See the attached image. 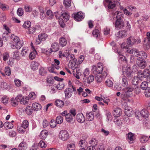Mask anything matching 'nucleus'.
I'll use <instances>...</instances> for the list:
<instances>
[{
    "mask_svg": "<svg viewBox=\"0 0 150 150\" xmlns=\"http://www.w3.org/2000/svg\"><path fill=\"white\" fill-rule=\"evenodd\" d=\"M121 114V110L120 108H116L113 112V115L115 117H119Z\"/></svg>",
    "mask_w": 150,
    "mask_h": 150,
    "instance_id": "nucleus-15",
    "label": "nucleus"
},
{
    "mask_svg": "<svg viewBox=\"0 0 150 150\" xmlns=\"http://www.w3.org/2000/svg\"><path fill=\"white\" fill-rule=\"evenodd\" d=\"M46 14L48 16H49V19H52L53 18L54 16L51 10H48L46 12Z\"/></svg>",
    "mask_w": 150,
    "mask_h": 150,
    "instance_id": "nucleus-42",
    "label": "nucleus"
},
{
    "mask_svg": "<svg viewBox=\"0 0 150 150\" xmlns=\"http://www.w3.org/2000/svg\"><path fill=\"white\" fill-rule=\"evenodd\" d=\"M116 16V20L115 22V27L117 29H121L125 26V24L123 20V14L118 11H116L114 15Z\"/></svg>",
    "mask_w": 150,
    "mask_h": 150,
    "instance_id": "nucleus-1",
    "label": "nucleus"
},
{
    "mask_svg": "<svg viewBox=\"0 0 150 150\" xmlns=\"http://www.w3.org/2000/svg\"><path fill=\"white\" fill-rule=\"evenodd\" d=\"M36 52V51L31 52L29 56V58L31 59H33L35 57Z\"/></svg>",
    "mask_w": 150,
    "mask_h": 150,
    "instance_id": "nucleus-47",
    "label": "nucleus"
},
{
    "mask_svg": "<svg viewBox=\"0 0 150 150\" xmlns=\"http://www.w3.org/2000/svg\"><path fill=\"white\" fill-rule=\"evenodd\" d=\"M98 143V141L95 139H91L89 142V144H91V146H95V147L97 146Z\"/></svg>",
    "mask_w": 150,
    "mask_h": 150,
    "instance_id": "nucleus-32",
    "label": "nucleus"
},
{
    "mask_svg": "<svg viewBox=\"0 0 150 150\" xmlns=\"http://www.w3.org/2000/svg\"><path fill=\"white\" fill-rule=\"evenodd\" d=\"M47 37V35L45 33L40 34L38 35V40L40 41V42L38 43V44H39L41 41L45 40Z\"/></svg>",
    "mask_w": 150,
    "mask_h": 150,
    "instance_id": "nucleus-17",
    "label": "nucleus"
},
{
    "mask_svg": "<svg viewBox=\"0 0 150 150\" xmlns=\"http://www.w3.org/2000/svg\"><path fill=\"white\" fill-rule=\"evenodd\" d=\"M124 111L125 114L128 117L131 116L134 113L132 108L128 106L125 107Z\"/></svg>",
    "mask_w": 150,
    "mask_h": 150,
    "instance_id": "nucleus-10",
    "label": "nucleus"
},
{
    "mask_svg": "<svg viewBox=\"0 0 150 150\" xmlns=\"http://www.w3.org/2000/svg\"><path fill=\"white\" fill-rule=\"evenodd\" d=\"M142 74L144 75V78H146L149 74H150V71L149 69H146L144 70L143 72L142 71Z\"/></svg>",
    "mask_w": 150,
    "mask_h": 150,
    "instance_id": "nucleus-35",
    "label": "nucleus"
},
{
    "mask_svg": "<svg viewBox=\"0 0 150 150\" xmlns=\"http://www.w3.org/2000/svg\"><path fill=\"white\" fill-rule=\"evenodd\" d=\"M64 85L63 82H59V84L56 86L57 89L61 90L64 88Z\"/></svg>",
    "mask_w": 150,
    "mask_h": 150,
    "instance_id": "nucleus-49",
    "label": "nucleus"
},
{
    "mask_svg": "<svg viewBox=\"0 0 150 150\" xmlns=\"http://www.w3.org/2000/svg\"><path fill=\"white\" fill-rule=\"evenodd\" d=\"M28 125L29 122L27 120H24L23 121L21 125V126L25 129L28 127Z\"/></svg>",
    "mask_w": 150,
    "mask_h": 150,
    "instance_id": "nucleus-51",
    "label": "nucleus"
},
{
    "mask_svg": "<svg viewBox=\"0 0 150 150\" xmlns=\"http://www.w3.org/2000/svg\"><path fill=\"white\" fill-rule=\"evenodd\" d=\"M32 107L34 110L37 111L41 109V106L40 104L35 103L33 104Z\"/></svg>",
    "mask_w": 150,
    "mask_h": 150,
    "instance_id": "nucleus-19",
    "label": "nucleus"
},
{
    "mask_svg": "<svg viewBox=\"0 0 150 150\" xmlns=\"http://www.w3.org/2000/svg\"><path fill=\"white\" fill-rule=\"evenodd\" d=\"M55 105L59 107H61L63 106L64 105V102L62 100H57L55 102Z\"/></svg>",
    "mask_w": 150,
    "mask_h": 150,
    "instance_id": "nucleus-28",
    "label": "nucleus"
},
{
    "mask_svg": "<svg viewBox=\"0 0 150 150\" xmlns=\"http://www.w3.org/2000/svg\"><path fill=\"white\" fill-rule=\"evenodd\" d=\"M87 143L85 140H81L79 142V145L82 148L86 147L87 146Z\"/></svg>",
    "mask_w": 150,
    "mask_h": 150,
    "instance_id": "nucleus-21",
    "label": "nucleus"
},
{
    "mask_svg": "<svg viewBox=\"0 0 150 150\" xmlns=\"http://www.w3.org/2000/svg\"><path fill=\"white\" fill-rule=\"evenodd\" d=\"M122 84L123 86H127L128 85L127 78L125 76H123L122 77Z\"/></svg>",
    "mask_w": 150,
    "mask_h": 150,
    "instance_id": "nucleus-31",
    "label": "nucleus"
},
{
    "mask_svg": "<svg viewBox=\"0 0 150 150\" xmlns=\"http://www.w3.org/2000/svg\"><path fill=\"white\" fill-rule=\"evenodd\" d=\"M27 146L25 142H22L19 145V149L20 150H25L27 149Z\"/></svg>",
    "mask_w": 150,
    "mask_h": 150,
    "instance_id": "nucleus-26",
    "label": "nucleus"
},
{
    "mask_svg": "<svg viewBox=\"0 0 150 150\" xmlns=\"http://www.w3.org/2000/svg\"><path fill=\"white\" fill-rule=\"evenodd\" d=\"M30 65L32 69L34 70L38 69L39 64L37 62L33 61L31 62Z\"/></svg>",
    "mask_w": 150,
    "mask_h": 150,
    "instance_id": "nucleus-24",
    "label": "nucleus"
},
{
    "mask_svg": "<svg viewBox=\"0 0 150 150\" xmlns=\"http://www.w3.org/2000/svg\"><path fill=\"white\" fill-rule=\"evenodd\" d=\"M29 98L28 97H23L20 101V103L24 105H26L28 104L29 101Z\"/></svg>",
    "mask_w": 150,
    "mask_h": 150,
    "instance_id": "nucleus-27",
    "label": "nucleus"
},
{
    "mask_svg": "<svg viewBox=\"0 0 150 150\" xmlns=\"http://www.w3.org/2000/svg\"><path fill=\"white\" fill-rule=\"evenodd\" d=\"M60 18L59 20L62 19V21L67 22L69 19V15L68 13L64 12L60 16Z\"/></svg>",
    "mask_w": 150,
    "mask_h": 150,
    "instance_id": "nucleus-11",
    "label": "nucleus"
},
{
    "mask_svg": "<svg viewBox=\"0 0 150 150\" xmlns=\"http://www.w3.org/2000/svg\"><path fill=\"white\" fill-rule=\"evenodd\" d=\"M141 42V40L139 38H138L136 40L134 37L132 36L127 38V45L130 46H132L135 44L139 43Z\"/></svg>",
    "mask_w": 150,
    "mask_h": 150,
    "instance_id": "nucleus-5",
    "label": "nucleus"
},
{
    "mask_svg": "<svg viewBox=\"0 0 150 150\" xmlns=\"http://www.w3.org/2000/svg\"><path fill=\"white\" fill-rule=\"evenodd\" d=\"M119 33L120 35L119 37H125L127 35V31L125 30H123L120 31L119 32Z\"/></svg>",
    "mask_w": 150,
    "mask_h": 150,
    "instance_id": "nucleus-52",
    "label": "nucleus"
},
{
    "mask_svg": "<svg viewBox=\"0 0 150 150\" xmlns=\"http://www.w3.org/2000/svg\"><path fill=\"white\" fill-rule=\"evenodd\" d=\"M76 119L77 121L79 123H83L85 120V117L81 113H79L76 115Z\"/></svg>",
    "mask_w": 150,
    "mask_h": 150,
    "instance_id": "nucleus-12",
    "label": "nucleus"
},
{
    "mask_svg": "<svg viewBox=\"0 0 150 150\" xmlns=\"http://www.w3.org/2000/svg\"><path fill=\"white\" fill-rule=\"evenodd\" d=\"M33 110L32 107L30 106H28L25 109V111L27 114L30 115L33 112Z\"/></svg>",
    "mask_w": 150,
    "mask_h": 150,
    "instance_id": "nucleus-39",
    "label": "nucleus"
},
{
    "mask_svg": "<svg viewBox=\"0 0 150 150\" xmlns=\"http://www.w3.org/2000/svg\"><path fill=\"white\" fill-rule=\"evenodd\" d=\"M28 48L27 47H23L22 50L21 54L22 56H24L27 53L28 51Z\"/></svg>",
    "mask_w": 150,
    "mask_h": 150,
    "instance_id": "nucleus-57",
    "label": "nucleus"
},
{
    "mask_svg": "<svg viewBox=\"0 0 150 150\" xmlns=\"http://www.w3.org/2000/svg\"><path fill=\"white\" fill-rule=\"evenodd\" d=\"M17 13L19 16H21L23 14V9L21 8H19L17 10Z\"/></svg>",
    "mask_w": 150,
    "mask_h": 150,
    "instance_id": "nucleus-61",
    "label": "nucleus"
},
{
    "mask_svg": "<svg viewBox=\"0 0 150 150\" xmlns=\"http://www.w3.org/2000/svg\"><path fill=\"white\" fill-rule=\"evenodd\" d=\"M107 4V6L109 9H112L115 6V1L109 0L108 1H105Z\"/></svg>",
    "mask_w": 150,
    "mask_h": 150,
    "instance_id": "nucleus-16",
    "label": "nucleus"
},
{
    "mask_svg": "<svg viewBox=\"0 0 150 150\" xmlns=\"http://www.w3.org/2000/svg\"><path fill=\"white\" fill-rule=\"evenodd\" d=\"M72 91L71 88H67L64 91V93L66 98H69L72 96Z\"/></svg>",
    "mask_w": 150,
    "mask_h": 150,
    "instance_id": "nucleus-13",
    "label": "nucleus"
},
{
    "mask_svg": "<svg viewBox=\"0 0 150 150\" xmlns=\"http://www.w3.org/2000/svg\"><path fill=\"white\" fill-rule=\"evenodd\" d=\"M149 139V138L148 137L142 136L140 138V141L141 143H144L147 142Z\"/></svg>",
    "mask_w": 150,
    "mask_h": 150,
    "instance_id": "nucleus-46",
    "label": "nucleus"
},
{
    "mask_svg": "<svg viewBox=\"0 0 150 150\" xmlns=\"http://www.w3.org/2000/svg\"><path fill=\"white\" fill-rule=\"evenodd\" d=\"M48 134V132L47 130H42L41 132L40 137L42 139H45L47 137Z\"/></svg>",
    "mask_w": 150,
    "mask_h": 150,
    "instance_id": "nucleus-18",
    "label": "nucleus"
},
{
    "mask_svg": "<svg viewBox=\"0 0 150 150\" xmlns=\"http://www.w3.org/2000/svg\"><path fill=\"white\" fill-rule=\"evenodd\" d=\"M15 85L17 87L20 86L21 85V81L18 79H15L14 81Z\"/></svg>",
    "mask_w": 150,
    "mask_h": 150,
    "instance_id": "nucleus-64",
    "label": "nucleus"
},
{
    "mask_svg": "<svg viewBox=\"0 0 150 150\" xmlns=\"http://www.w3.org/2000/svg\"><path fill=\"white\" fill-rule=\"evenodd\" d=\"M40 74L42 76H44L46 74V71L43 67H41L39 69Z\"/></svg>",
    "mask_w": 150,
    "mask_h": 150,
    "instance_id": "nucleus-62",
    "label": "nucleus"
},
{
    "mask_svg": "<svg viewBox=\"0 0 150 150\" xmlns=\"http://www.w3.org/2000/svg\"><path fill=\"white\" fill-rule=\"evenodd\" d=\"M23 41H18L16 42V47L17 49H19L23 45Z\"/></svg>",
    "mask_w": 150,
    "mask_h": 150,
    "instance_id": "nucleus-36",
    "label": "nucleus"
},
{
    "mask_svg": "<svg viewBox=\"0 0 150 150\" xmlns=\"http://www.w3.org/2000/svg\"><path fill=\"white\" fill-rule=\"evenodd\" d=\"M4 71L6 74L8 76H9L11 74V71L10 68L8 67H6L4 70Z\"/></svg>",
    "mask_w": 150,
    "mask_h": 150,
    "instance_id": "nucleus-54",
    "label": "nucleus"
},
{
    "mask_svg": "<svg viewBox=\"0 0 150 150\" xmlns=\"http://www.w3.org/2000/svg\"><path fill=\"white\" fill-rule=\"evenodd\" d=\"M39 10L40 13V18L42 20L44 19L45 16L44 10L42 8H40Z\"/></svg>",
    "mask_w": 150,
    "mask_h": 150,
    "instance_id": "nucleus-34",
    "label": "nucleus"
},
{
    "mask_svg": "<svg viewBox=\"0 0 150 150\" xmlns=\"http://www.w3.org/2000/svg\"><path fill=\"white\" fill-rule=\"evenodd\" d=\"M31 25V22L29 21H26L24 22L23 26L24 28H28L30 27Z\"/></svg>",
    "mask_w": 150,
    "mask_h": 150,
    "instance_id": "nucleus-40",
    "label": "nucleus"
},
{
    "mask_svg": "<svg viewBox=\"0 0 150 150\" xmlns=\"http://www.w3.org/2000/svg\"><path fill=\"white\" fill-rule=\"evenodd\" d=\"M38 145L40 146L41 148H45L47 146V144H46L44 142L42 141H40Z\"/></svg>",
    "mask_w": 150,
    "mask_h": 150,
    "instance_id": "nucleus-63",
    "label": "nucleus"
},
{
    "mask_svg": "<svg viewBox=\"0 0 150 150\" xmlns=\"http://www.w3.org/2000/svg\"><path fill=\"white\" fill-rule=\"evenodd\" d=\"M64 4L66 7H69L71 6V1L70 0H64Z\"/></svg>",
    "mask_w": 150,
    "mask_h": 150,
    "instance_id": "nucleus-50",
    "label": "nucleus"
},
{
    "mask_svg": "<svg viewBox=\"0 0 150 150\" xmlns=\"http://www.w3.org/2000/svg\"><path fill=\"white\" fill-rule=\"evenodd\" d=\"M133 71L129 67H128L126 70V74L128 77H130L133 76Z\"/></svg>",
    "mask_w": 150,
    "mask_h": 150,
    "instance_id": "nucleus-25",
    "label": "nucleus"
},
{
    "mask_svg": "<svg viewBox=\"0 0 150 150\" xmlns=\"http://www.w3.org/2000/svg\"><path fill=\"white\" fill-rule=\"evenodd\" d=\"M106 85L108 87H112L113 86V83L109 79H107L105 82Z\"/></svg>",
    "mask_w": 150,
    "mask_h": 150,
    "instance_id": "nucleus-56",
    "label": "nucleus"
},
{
    "mask_svg": "<svg viewBox=\"0 0 150 150\" xmlns=\"http://www.w3.org/2000/svg\"><path fill=\"white\" fill-rule=\"evenodd\" d=\"M139 82V80L137 76H134L132 80V83L133 85H137Z\"/></svg>",
    "mask_w": 150,
    "mask_h": 150,
    "instance_id": "nucleus-29",
    "label": "nucleus"
},
{
    "mask_svg": "<svg viewBox=\"0 0 150 150\" xmlns=\"http://www.w3.org/2000/svg\"><path fill=\"white\" fill-rule=\"evenodd\" d=\"M13 57V59L18 60H19L20 57L19 55V52L17 50L14 52H13L12 53Z\"/></svg>",
    "mask_w": 150,
    "mask_h": 150,
    "instance_id": "nucleus-30",
    "label": "nucleus"
},
{
    "mask_svg": "<svg viewBox=\"0 0 150 150\" xmlns=\"http://www.w3.org/2000/svg\"><path fill=\"white\" fill-rule=\"evenodd\" d=\"M28 28L27 33L29 34H32L35 33L36 30V28L34 27H29Z\"/></svg>",
    "mask_w": 150,
    "mask_h": 150,
    "instance_id": "nucleus-44",
    "label": "nucleus"
},
{
    "mask_svg": "<svg viewBox=\"0 0 150 150\" xmlns=\"http://www.w3.org/2000/svg\"><path fill=\"white\" fill-rule=\"evenodd\" d=\"M75 148V145L74 143L69 144L67 145V150H69L70 149H71L70 150H74Z\"/></svg>",
    "mask_w": 150,
    "mask_h": 150,
    "instance_id": "nucleus-55",
    "label": "nucleus"
},
{
    "mask_svg": "<svg viewBox=\"0 0 150 150\" xmlns=\"http://www.w3.org/2000/svg\"><path fill=\"white\" fill-rule=\"evenodd\" d=\"M72 16L75 21H81L84 18V16L83 13L79 12L76 14H73Z\"/></svg>",
    "mask_w": 150,
    "mask_h": 150,
    "instance_id": "nucleus-7",
    "label": "nucleus"
},
{
    "mask_svg": "<svg viewBox=\"0 0 150 150\" xmlns=\"http://www.w3.org/2000/svg\"><path fill=\"white\" fill-rule=\"evenodd\" d=\"M94 76L92 75H90L87 78V83L89 84L94 80Z\"/></svg>",
    "mask_w": 150,
    "mask_h": 150,
    "instance_id": "nucleus-53",
    "label": "nucleus"
},
{
    "mask_svg": "<svg viewBox=\"0 0 150 150\" xmlns=\"http://www.w3.org/2000/svg\"><path fill=\"white\" fill-rule=\"evenodd\" d=\"M18 100L15 98H12L11 100V104L13 106H16L18 105Z\"/></svg>",
    "mask_w": 150,
    "mask_h": 150,
    "instance_id": "nucleus-37",
    "label": "nucleus"
},
{
    "mask_svg": "<svg viewBox=\"0 0 150 150\" xmlns=\"http://www.w3.org/2000/svg\"><path fill=\"white\" fill-rule=\"evenodd\" d=\"M149 42L150 41H146V42H144V47L145 50H148L149 49L150 47Z\"/></svg>",
    "mask_w": 150,
    "mask_h": 150,
    "instance_id": "nucleus-58",
    "label": "nucleus"
},
{
    "mask_svg": "<svg viewBox=\"0 0 150 150\" xmlns=\"http://www.w3.org/2000/svg\"><path fill=\"white\" fill-rule=\"evenodd\" d=\"M73 117H74L71 114L68 113L66 115V119L67 121L68 122H71L73 120Z\"/></svg>",
    "mask_w": 150,
    "mask_h": 150,
    "instance_id": "nucleus-38",
    "label": "nucleus"
},
{
    "mask_svg": "<svg viewBox=\"0 0 150 150\" xmlns=\"http://www.w3.org/2000/svg\"><path fill=\"white\" fill-rule=\"evenodd\" d=\"M133 90V88L131 86H129L124 88L123 89L124 92L121 95V98L124 100L129 101V100L128 98L130 96L129 93H131Z\"/></svg>",
    "mask_w": 150,
    "mask_h": 150,
    "instance_id": "nucleus-3",
    "label": "nucleus"
},
{
    "mask_svg": "<svg viewBox=\"0 0 150 150\" xmlns=\"http://www.w3.org/2000/svg\"><path fill=\"white\" fill-rule=\"evenodd\" d=\"M11 38L15 42H17L19 40V38L14 35H12L11 36Z\"/></svg>",
    "mask_w": 150,
    "mask_h": 150,
    "instance_id": "nucleus-60",
    "label": "nucleus"
},
{
    "mask_svg": "<svg viewBox=\"0 0 150 150\" xmlns=\"http://www.w3.org/2000/svg\"><path fill=\"white\" fill-rule=\"evenodd\" d=\"M145 96L147 98L150 97V88L148 87L145 89L144 91Z\"/></svg>",
    "mask_w": 150,
    "mask_h": 150,
    "instance_id": "nucleus-48",
    "label": "nucleus"
},
{
    "mask_svg": "<svg viewBox=\"0 0 150 150\" xmlns=\"http://www.w3.org/2000/svg\"><path fill=\"white\" fill-rule=\"evenodd\" d=\"M59 45L58 42H54L51 45V49L52 52H57L59 50Z\"/></svg>",
    "mask_w": 150,
    "mask_h": 150,
    "instance_id": "nucleus-14",
    "label": "nucleus"
},
{
    "mask_svg": "<svg viewBox=\"0 0 150 150\" xmlns=\"http://www.w3.org/2000/svg\"><path fill=\"white\" fill-rule=\"evenodd\" d=\"M67 44V40L66 39L64 38H60L59 39V45L62 47L65 46Z\"/></svg>",
    "mask_w": 150,
    "mask_h": 150,
    "instance_id": "nucleus-22",
    "label": "nucleus"
},
{
    "mask_svg": "<svg viewBox=\"0 0 150 150\" xmlns=\"http://www.w3.org/2000/svg\"><path fill=\"white\" fill-rule=\"evenodd\" d=\"M63 118L62 116H58L56 118V122L58 124H61L63 121Z\"/></svg>",
    "mask_w": 150,
    "mask_h": 150,
    "instance_id": "nucleus-41",
    "label": "nucleus"
},
{
    "mask_svg": "<svg viewBox=\"0 0 150 150\" xmlns=\"http://www.w3.org/2000/svg\"><path fill=\"white\" fill-rule=\"evenodd\" d=\"M92 34L94 37L97 38L100 35L99 30L97 29L94 30L93 31Z\"/></svg>",
    "mask_w": 150,
    "mask_h": 150,
    "instance_id": "nucleus-45",
    "label": "nucleus"
},
{
    "mask_svg": "<svg viewBox=\"0 0 150 150\" xmlns=\"http://www.w3.org/2000/svg\"><path fill=\"white\" fill-rule=\"evenodd\" d=\"M137 76L138 78L139 81H142L143 80L144 76V75L142 74V71L139 70L138 71Z\"/></svg>",
    "mask_w": 150,
    "mask_h": 150,
    "instance_id": "nucleus-33",
    "label": "nucleus"
},
{
    "mask_svg": "<svg viewBox=\"0 0 150 150\" xmlns=\"http://www.w3.org/2000/svg\"><path fill=\"white\" fill-rule=\"evenodd\" d=\"M136 62L138 66L141 69H144L146 66L145 61L143 59H140V58H137Z\"/></svg>",
    "mask_w": 150,
    "mask_h": 150,
    "instance_id": "nucleus-9",
    "label": "nucleus"
},
{
    "mask_svg": "<svg viewBox=\"0 0 150 150\" xmlns=\"http://www.w3.org/2000/svg\"><path fill=\"white\" fill-rule=\"evenodd\" d=\"M107 75V73L105 71H104L101 74L96 75V80L98 83H100L102 81L103 79L105 78Z\"/></svg>",
    "mask_w": 150,
    "mask_h": 150,
    "instance_id": "nucleus-8",
    "label": "nucleus"
},
{
    "mask_svg": "<svg viewBox=\"0 0 150 150\" xmlns=\"http://www.w3.org/2000/svg\"><path fill=\"white\" fill-rule=\"evenodd\" d=\"M94 114V113L93 112H90L88 113H86V116L88 121H91L93 120Z\"/></svg>",
    "mask_w": 150,
    "mask_h": 150,
    "instance_id": "nucleus-23",
    "label": "nucleus"
},
{
    "mask_svg": "<svg viewBox=\"0 0 150 150\" xmlns=\"http://www.w3.org/2000/svg\"><path fill=\"white\" fill-rule=\"evenodd\" d=\"M102 63H98L97 66L93 65L92 67V73L96 75L102 74L104 72L103 71V67L102 65Z\"/></svg>",
    "mask_w": 150,
    "mask_h": 150,
    "instance_id": "nucleus-4",
    "label": "nucleus"
},
{
    "mask_svg": "<svg viewBox=\"0 0 150 150\" xmlns=\"http://www.w3.org/2000/svg\"><path fill=\"white\" fill-rule=\"evenodd\" d=\"M59 138L63 141H66L69 138V135L68 132L66 130L61 131L59 135Z\"/></svg>",
    "mask_w": 150,
    "mask_h": 150,
    "instance_id": "nucleus-6",
    "label": "nucleus"
},
{
    "mask_svg": "<svg viewBox=\"0 0 150 150\" xmlns=\"http://www.w3.org/2000/svg\"><path fill=\"white\" fill-rule=\"evenodd\" d=\"M4 126L8 129H11L13 127V125L10 122L8 123L7 122H5L4 125Z\"/></svg>",
    "mask_w": 150,
    "mask_h": 150,
    "instance_id": "nucleus-59",
    "label": "nucleus"
},
{
    "mask_svg": "<svg viewBox=\"0 0 150 150\" xmlns=\"http://www.w3.org/2000/svg\"><path fill=\"white\" fill-rule=\"evenodd\" d=\"M128 46L126 45V46L123 47L124 48H125L126 51L128 53L131 54H133L135 56L137 57H139V58H140V59H146L147 57L146 54L143 51L139 52L138 50L136 49H133L132 50H128Z\"/></svg>",
    "mask_w": 150,
    "mask_h": 150,
    "instance_id": "nucleus-2",
    "label": "nucleus"
},
{
    "mask_svg": "<svg viewBox=\"0 0 150 150\" xmlns=\"http://www.w3.org/2000/svg\"><path fill=\"white\" fill-rule=\"evenodd\" d=\"M140 116L143 117H147L149 115V112L146 109H143L140 112Z\"/></svg>",
    "mask_w": 150,
    "mask_h": 150,
    "instance_id": "nucleus-20",
    "label": "nucleus"
},
{
    "mask_svg": "<svg viewBox=\"0 0 150 150\" xmlns=\"http://www.w3.org/2000/svg\"><path fill=\"white\" fill-rule=\"evenodd\" d=\"M140 87L143 90H145L148 87V83L145 81L142 82L140 85Z\"/></svg>",
    "mask_w": 150,
    "mask_h": 150,
    "instance_id": "nucleus-43",
    "label": "nucleus"
}]
</instances>
